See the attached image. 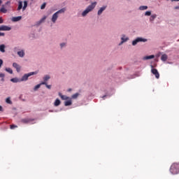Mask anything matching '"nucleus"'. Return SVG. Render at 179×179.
Masks as SVG:
<instances>
[{"label":"nucleus","instance_id":"15","mask_svg":"<svg viewBox=\"0 0 179 179\" xmlns=\"http://www.w3.org/2000/svg\"><path fill=\"white\" fill-rule=\"evenodd\" d=\"M17 55H19L20 58H23V57H24V50L18 51Z\"/></svg>","mask_w":179,"mask_h":179},{"label":"nucleus","instance_id":"10","mask_svg":"<svg viewBox=\"0 0 179 179\" xmlns=\"http://www.w3.org/2000/svg\"><path fill=\"white\" fill-rule=\"evenodd\" d=\"M57 19H58V14L57 13H54L52 17V23H55L57 22Z\"/></svg>","mask_w":179,"mask_h":179},{"label":"nucleus","instance_id":"26","mask_svg":"<svg viewBox=\"0 0 179 179\" xmlns=\"http://www.w3.org/2000/svg\"><path fill=\"white\" fill-rule=\"evenodd\" d=\"M50 78L51 77H50V76H48V75L45 76L44 78H43L44 82H47V80H50Z\"/></svg>","mask_w":179,"mask_h":179},{"label":"nucleus","instance_id":"37","mask_svg":"<svg viewBox=\"0 0 179 179\" xmlns=\"http://www.w3.org/2000/svg\"><path fill=\"white\" fill-rule=\"evenodd\" d=\"M0 78H5V74L0 73Z\"/></svg>","mask_w":179,"mask_h":179},{"label":"nucleus","instance_id":"45","mask_svg":"<svg viewBox=\"0 0 179 179\" xmlns=\"http://www.w3.org/2000/svg\"><path fill=\"white\" fill-rule=\"evenodd\" d=\"M171 1H179V0H171Z\"/></svg>","mask_w":179,"mask_h":179},{"label":"nucleus","instance_id":"4","mask_svg":"<svg viewBox=\"0 0 179 179\" xmlns=\"http://www.w3.org/2000/svg\"><path fill=\"white\" fill-rule=\"evenodd\" d=\"M38 73V71H33L27 74H24L22 78H21V82H24L30 78V76H33V75H37Z\"/></svg>","mask_w":179,"mask_h":179},{"label":"nucleus","instance_id":"22","mask_svg":"<svg viewBox=\"0 0 179 179\" xmlns=\"http://www.w3.org/2000/svg\"><path fill=\"white\" fill-rule=\"evenodd\" d=\"M148 9V6H141L139 7L140 10H146Z\"/></svg>","mask_w":179,"mask_h":179},{"label":"nucleus","instance_id":"32","mask_svg":"<svg viewBox=\"0 0 179 179\" xmlns=\"http://www.w3.org/2000/svg\"><path fill=\"white\" fill-rule=\"evenodd\" d=\"M47 19V17H43L42 19H41L40 20V21H39V24H41V23H43V22H44V20H45Z\"/></svg>","mask_w":179,"mask_h":179},{"label":"nucleus","instance_id":"24","mask_svg":"<svg viewBox=\"0 0 179 179\" xmlns=\"http://www.w3.org/2000/svg\"><path fill=\"white\" fill-rule=\"evenodd\" d=\"M0 51L1 52H5V45H0Z\"/></svg>","mask_w":179,"mask_h":179},{"label":"nucleus","instance_id":"40","mask_svg":"<svg viewBox=\"0 0 179 179\" xmlns=\"http://www.w3.org/2000/svg\"><path fill=\"white\" fill-rule=\"evenodd\" d=\"M65 45V43H61L60 44V46L62 48V47H64Z\"/></svg>","mask_w":179,"mask_h":179},{"label":"nucleus","instance_id":"3","mask_svg":"<svg viewBox=\"0 0 179 179\" xmlns=\"http://www.w3.org/2000/svg\"><path fill=\"white\" fill-rule=\"evenodd\" d=\"M2 2V1H0V6H1V8H0V12H1V13H6V12H8V10L6 8H9V6H10V1H7L5 4L3 5Z\"/></svg>","mask_w":179,"mask_h":179},{"label":"nucleus","instance_id":"16","mask_svg":"<svg viewBox=\"0 0 179 179\" xmlns=\"http://www.w3.org/2000/svg\"><path fill=\"white\" fill-rule=\"evenodd\" d=\"M65 10H66V8H63L59 10L58 11H57L56 13L57 15H59V13H65Z\"/></svg>","mask_w":179,"mask_h":179},{"label":"nucleus","instance_id":"7","mask_svg":"<svg viewBox=\"0 0 179 179\" xmlns=\"http://www.w3.org/2000/svg\"><path fill=\"white\" fill-rule=\"evenodd\" d=\"M10 30H12L10 27H8L6 25L0 26V31H9Z\"/></svg>","mask_w":179,"mask_h":179},{"label":"nucleus","instance_id":"5","mask_svg":"<svg viewBox=\"0 0 179 179\" xmlns=\"http://www.w3.org/2000/svg\"><path fill=\"white\" fill-rule=\"evenodd\" d=\"M22 8V10H26V8H27V1H24V6H23V2L19 1L17 10H20Z\"/></svg>","mask_w":179,"mask_h":179},{"label":"nucleus","instance_id":"25","mask_svg":"<svg viewBox=\"0 0 179 179\" xmlns=\"http://www.w3.org/2000/svg\"><path fill=\"white\" fill-rule=\"evenodd\" d=\"M10 82H13V83H17L19 82V79L14 78L10 79Z\"/></svg>","mask_w":179,"mask_h":179},{"label":"nucleus","instance_id":"12","mask_svg":"<svg viewBox=\"0 0 179 179\" xmlns=\"http://www.w3.org/2000/svg\"><path fill=\"white\" fill-rule=\"evenodd\" d=\"M107 6H103V7H101L99 10H98V15H100L103 13V12H104V10H106Z\"/></svg>","mask_w":179,"mask_h":179},{"label":"nucleus","instance_id":"1","mask_svg":"<svg viewBox=\"0 0 179 179\" xmlns=\"http://www.w3.org/2000/svg\"><path fill=\"white\" fill-rule=\"evenodd\" d=\"M97 5V2H94L91 5H90L82 13V16H86L89 12H92L96 6Z\"/></svg>","mask_w":179,"mask_h":179},{"label":"nucleus","instance_id":"9","mask_svg":"<svg viewBox=\"0 0 179 179\" xmlns=\"http://www.w3.org/2000/svg\"><path fill=\"white\" fill-rule=\"evenodd\" d=\"M152 73H153L157 79H159L160 78V74L159 73V71L156 69H151Z\"/></svg>","mask_w":179,"mask_h":179},{"label":"nucleus","instance_id":"8","mask_svg":"<svg viewBox=\"0 0 179 179\" xmlns=\"http://www.w3.org/2000/svg\"><path fill=\"white\" fill-rule=\"evenodd\" d=\"M33 121H34L33 118H24L21 120L22 124H30V122H33Z\"/></svg>","mask_w":179,"mask_h":179},{"label":"nucleus","instance_id":"2","mask_svg":"<svg viewBox=\"0 0 179 179\" xmlns=\"http://www.w3.org/2000/svg\"><path fill=\"white\" fill-rule=\"evenodd\" d=\"M171 174H179V163H173L170 168Z\"/></svg>","mask_w":179,"mask_h":179},{"label":"nucleus","instance_id":"18","mask_svg":"<svg viewBox=\"0 0 179 179\" xmlns=\"http://www.w3.org/2000/svg\"><path fill=\"white\" fill-rule=\"evenodd\" d=\"M64 106L66 107H68V106H72V101L71 100L66 101L64 102Z\"/></svg>","mask_w":179,"mask_h":179},{"label":"nucleus","instance_id":"19","mask_svg":"<svg viewBox=\"0 0 179 179\" xmlns=\"http://www.w3.org/2000/svg\"><path fill=\"white\" fill-rule=\"evenodd\" d=\"M167 55L164 54V55H162V57H161V59L162 61H163L164 62H165V61H167Z\"/></svg>","mask_w":179,"mask_h":179},{"label":"nucleus","instance_id":"28","mask_svg":"<svg viewBox=\"0 0 179 179\" xmlns=\"http://www.w3.org/2000/svg\"><path fill=\"white\" fill-rule=\"evenodd\" d=\"M41 85H45V86H46V87H47L48 89H51V85H48L47 84V82H42V83H41Z\"/></svg>","mask_w":179,"mask_h":179},{"label":"nucleus","instance_id":"21","mask_svg":"<svg viewBox=\"0 0 179 179\" xmlns=\"http://www.w3.org/2000/svg\"><path fill=\"white\" fill-rule=\"evenodd\" d=\"M153 58H155V55H152L150 56H146L144 57V59H153Z\"/></svg>","mask_w":179,"mask_h":179},{"label":"nucleus","instance_id":"27","mask_svg":"<svg viewBox=\"0 0 179 179\" xmlns=\"http://www.w3.org/2000/svg\"><path fill=\"white\" fill-rule=\"evenodd\" d=\"M6 72H8V73H10V74L13 73V71L10 68H6Z\"/></svg>","mask_w":179,"mask_h":179},{"label":"nucleus","instance_id":"44","mask_svg":"<svg viewBox=\"0 0 179 179\" xmlns=\"http://www.w3.org/2000/svg\"><path fill=\"white\" fill-rule=\"evenodd\" d=\"M71 89H69V92H71Z\"/></svg>","mask_w":179,"mask_h":179},{"label":"nucleus","instance_id":"31","mask_svg":"<svg viewBox=\"0 0 179 179\" xmlns=\"http://www.w3.org/2000/svg\"><path fill=\"white\" fill-rule=\"evenodd\" d=\"M6 102L8 103V104H12V101H10V98H7L6 99Z\"/></svg>","mask_w":179,"mask_h":179},{"label":"nucleus","instance_id":"30","mask_svg":"<svg viewBox=\"0 0 179 179\" xmlns=\"http://www.w3.org/2000/svg\"><path fill=\"white\" fill-rule=\"evenodd\" d=\"M78 96H79V93H76V94L72 95L71 98L78 99Z\"/></svg>","mask_w":179,"mask_h":179},{"label":"nucleus","instance_id":"41","mask_svg":"<svg viewBox=\"0 0 179 179\" xmlns=\"http://www.w3.org/2000/svg\"><path fill=\"white\" fill-rule=\"evenodd\" d=\"M2 110H3V108L1 106H0V111H2Z\"/></svg>","mask_w":179,"mask_h":179},{"label":"nucleus","instance_id":"39","mask_svg":"<svg viewBox=\"0 0 179 179\" xmlns=\"http://www.w3.org/2000/svg\"><path fill=\"white\" fill-rule=\"evenodd\" d=\"M1 23H3V20H2V18L0 17V24Z\"/></svg>","mask_w":179,"mask_h":179},{"label":"nucleus","instance_id":"33","mask_svg":"<svg viewBox=\"0 0 179 179\" xmlns=\"http://www.w3.org/2000/svg\"><path fill=\"white\" fill-rule=\"evenodd\" d=\"M152 15V12L150 11H146L145 13V16H150Z\"/></svg>","mask_w":179,"mask_h":179},{"label":"nucleus","instance_id":"42","mask_svg":"<svg viewBox=\"0 0 179 179\" xmlns=\"http://www.w3.org/2000/svg\"><path fill=\"white\" fill-rule=\"evenodd\" d=\"M106 97V95H104V96H102V99H103V100H104V98Z\"/></svg>","mask_w":179,"mask_h":179},{"label":"nucleus","instance_id":"38","mask_svg":"<svg viewBox=\"0 0 179 179\" xmlns=\"http://www.w3.org/2000/svg\"><path fill=\"white\" fill-rule=\"evenodd\" d=\"M5 36V33H3V32H0V37H1V36Z\"/></svg>","mask_w":179,"mask_h":179},{"label":"nucleus","instance_id":"11","mask_svg":"<svg viewBox=\"0 0 179 179\" xmlns=\"http://www.w3.org/2000/svg\"><path fill=\"white\" fill-rule=\"evenodd\" d=\"M13 68H15L17 72H20L21 67L20 66L19 64H17V63H13Z\"/></svg>","mask_w":179,"mask_h":179},{"label":"nucleus","instance_id":"35","mask_svg":"<svg viewBox=\"0 0 179 179\" xmlns=\"http://www.w3.org/2000/svg\"><path fill=\"white\" fill-rule=\"evenodd\" d=\"M15 128H17V126H16L15 124H11L10 125V129H15Z\"/></svg>","mask_w":179,"mask_h":179},{"label":"nucleus","instance_id":"6","mask_svg":"<svg viewBox=\"0 0 179 179\" xmlns=\"http://www.w3.org/2000/svg\"><path fill=\"white\" fill-rule=\"evenodd\" d=\"M141 41H143V43H146V41H148V39L137 38L136 40L132 41V45H136V44H138V43H140Z\"/></svg>","mask_w":179,"mask_h":179},{"label":"nucleus","instance_id":"29","mask_svg":"<svg viewBox=\"0 0 179 179\" xmlns=\"http://www.w3.org/2000/svg\"><path fill=\"white\" fill-rule=\"evenodd\" d=\"M41 85H43V84H38V85H36L35 87H34V90H37L38 89H40V87H41Z\"/></svg>","mask_w":179,"mask_h":179},{"label":"nucleus","instance_id":"34","mask_svg":"<svg viewBox=\"0 0 179 179\" xmlns=\"http://www.w3.org/2000/svg\"><path fill=\"white\" fill-rule=\"evenodd\" d=\"M47 5V3H43L41 6V9H45V6Z\"/></svg>","mask_w":179,"mask_h":179},{"label":"nucleus","instance_id":"14","mask_svg":"<svg viewBox=\"0 0 179 179\" xmlns=\"http://www.w3.org/2000/svg\"><path fill=\"white\" fill-rule=\"evenodd\" d=\"M59 96L62 99V100H68V99H69V97H68L65 95H62V94L61 92H59Z\"/></svg>","mask_w":179,"mask_h":179},{"label":"nucleus","instance_id":"20","mask_svg":"<svg viewBox=\"0 0 179 179\" xmlns=\"http://www.w3.org/2000/svg\"><path fill=\"white\" fill-rule=\"evenodd\" d=\"M125 41H128V38L125 37V35H123L122 37L121 44H122V43H125Z\"/></svg>","mask_w":179,"mask_h":179},{"label":"nucleus","instance_id":"36","mask_svg":"<svg viewBox=\"0 0 179 179\" xmlns=\"http://www.w3.org/2000/svg\"><path fill=\"white\" fill-rule=\"evenodd\" d=\"M3 64V61L0 59V68L1 66H2Z\"/></svg>","mask_w":179,"mask_h":179},{"label":"nucleus","instance_id":"13","mask_svg":"<svg viewBox=\"0 0 179 179\" xmlns=\"http://www.w3.org/2000/svg\"><path fill=\"white\" fill-rule=\"evenodd\" d=\"M11 20L12 22H19V20H22V16L13 17Z\"/></svg>","mask_w":179,"mask_h":179},{"label":"nucleus","instance_id":"46","mask_svg":"<svg viewBox=\"0 0 179 179\" xmlns=\"http://www.w3.org/2000/svg\"><path fill=\"white\" fill-rule=\"evenodd\" d=\"M2 80H3V78H2Z\"/></svg>","mask_w":179,"mask_h":179},{"label":"nucleus","instance_id":"17","mask_svg":"<svg viewBox=\"0 0 179 179\" xmlns=\"http://www.w3.org/2000/svg\"><path fill=\"white\" fill-rule=\"evenodd\" d=\"M59 104H61V101L58 99H57L54 103V106L55 107H58V106H59Z\"/></svg>","mask_w":179,"mask_h":179},{"label":"nucleus","instance_id":"23","mask_svg":"<svg viewBox=\"0 0 179 179\" xmlns=\"http://www.w3.org/2000/svg\"><path fill=\"white\" fill-rule=\"evenodd\" d=\"M157 17V15L156 14L152 15L150 16V20L151 22H153V20H155V19H156Z\"/></svg>","mask_w":179,"mask_h":179},{"label":"nucleus","instance_id":"43","mask_svg":"<svg viewBox=\"0 0 179 179\" xmlns=\"http://www.w3.org/2000/svg\"><path fill=\"white\" fill-rule=\"evenodd\" d=\"M178 8H179L178 6H176L175 7V9H178Z\"/></svg>","mask_w":179,"mask_h":179}]
</instances>
